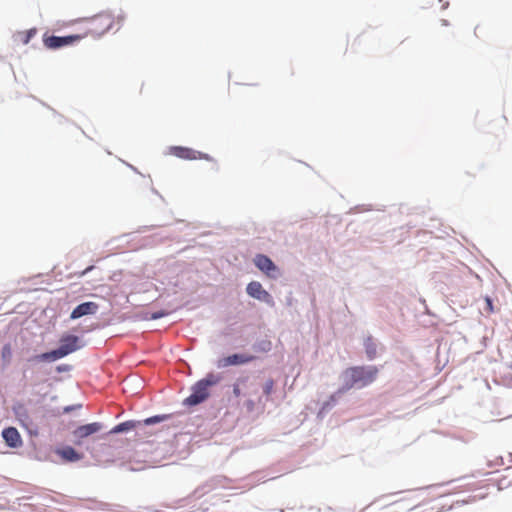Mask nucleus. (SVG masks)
I'll return each mask as SVG.
<instances>
[{"label": "nucleus", "mask_w": 512, "mask_h": 512, "mask_svg": "<svg viewBox=\"0 0 512 512\" xmlns=\"http://www.w3.org/2000/svg\"><path fill=\"white\" fill-rule=\"evenodd\" d=\"M377 366H353L344 370L342 374L343 384L338 393H345L353 388L361 389L372 384L378 377Z\"/></svg>", "instance_id": "f257e3e1"}, {"label": "nucleus", "mask_w": 512, "mask_h": 512, "mask_svg": "<svg viewBox=\"0 0 512 512\" xmlns=\"http://www.w3.org/2000/svg\"><path fill=\"white\" fill-rule=\"evenodd\" d=\"M220 377L209 373L205 378L199 380L192 386L191 394L184 400V404L195 406L204 402L210 395L209 388L219 383Z\"/></svg>", "instance_id": "f03ea898"}, {"label": "nucleus", "mask_w": 512, "mask_h": 512, "mask_svg": "<svg viewBox=\"0 0 512 512\" xmlns=\"http://www.w3.org/2000/svg\"><path fill=\"white\" fill-rule=\"evenodd\" d=\"M79 348V337L75 335H64L60 339V346L58 349L36 355L33 360L55 361L69 355Z\"/></svg>", "instance_id": "7ed1b4c3"}, {"label": "nucleus", "mask_w": 512, "mask_h": 512, "mask_svg": "<svg viewBox=\"0 0 512 512\" xmlns=\"http://www.w3.org/2000/svg\"><path fill=\"white\" fill-rule=\"evenodd\" d=\"M113 17L110 14H98L84 21V37H99L110 30L113 26Z\"/></svg>", "instance_id": "20e7f679"}, {"label": "nucleus", "mask_w": 512, "mask_h": 512, "mask_svg": "<svg viewBox=\"0 0 512 512\" xmlns=\"http://www.w3.org/2000/svg\"><path fill=\"white\" fill-rule=\"evenodd\" d=\"M83 39V35L73 34L68 36H47L44 35L43 43L48 49H58L63 46L72 45Z\"/></svg>", "instance_id": "39448f33"}, {"label": "nucleus", "mask_w": 512, "mask_h": 512, "mask_svg": "<svg viewBox=\"0 0 512 512\" xmlns=\"http://www.w3.org/2000/svg\"><path fill=\"white\" fill-rule=\"evenodd\" d=\"M255 266L270 278H276L279 274L278 267L266 255L257 254L254 258Z\"/></svg>", "instance_id": "423d86ee"}, {"label": "nucleus", "mask_w": 512, "mask_h": 512, "mask_svg": "<svg viewBox=\"0 0 512 512\" xmlns=\"http://www.w3.org/2000/svg\"><path fill=\"white\" fill-rule=\"evenodd\" d=\"M102 428L103 425L100 422H93L77 427L73 431V436L75 437V444L81 445L83 439L99 432Z\"/></svg>", "instance_id": "0eeeda50"}, {"label": "nucleus", "mask_w": 512, "mask_h": 512, "mask_svg": "<svg viewBox=\"0 0 512 512\" xmlns=\"http://www.w3.org/2000/svg\"><path fill=\"white\" fill-rule=\"evenodd\" d=\"M171 152L174 156L181 158V159H185V160H197V159L210 160L209 155L204 154L199 151H195L188 147L174 146L171 148Z\"/></svg>", "instance_id": "6e6552de"}, {"label": "nucleus", "mask_w": 512, "mask_h": 512, "mask_svg": "<svg viewBox=\"0 0 512 512\" xmlns=\"http://www.w3.org/2000/svg\"><path fill=\"white\" fill-rule=\"evenodd\" d=\"M247 391L244 392V397H246V401L244 402V406L247 411L251 412L258 406H264L262 397L258 394V390L255 386L248 383Z\"/></svg>", "instance_id": "1a4fd4ad"}, {"label": "nucleus", "mask_w": 512, "mask_h": 512, "mask_svg": "<svg viewBox=\"0 0 512 512\" xmlns=\"http://www.w3.org/2000/svg\"><path fill=\"white\" fill-rule=\"evenodd\" d=\"M246 290H247V293L249 296H251L257 300L264 301L269 304L273 303L271 295L265 289H263L260 282H257V281L250 282L247 285Z\"/></svg>", "instance_id": "9d476101"}, {"label": "nucleus", "mask_w": 512, "mask_h": 512, "mask_svg": "<svg viewBox=\"0 0 512 512\" xmlns=\"http://www.w3.org/2000/svg\"><path fill=\"white\" fill-rule=\"evenodd\" d=\"M255 359V356L248 354H233L227 356L218 362V367H228L234 365H241L252 362Z\"/></svg>", "instance_id": "9b49d317"}, {"label": "nucleus", "mask_w": 512, "mask_h": 512, "mask_svg": "<svg viewBox=\"0 0 512 512\" xmlns=\"http://www.w3.org/2000/svg\"><path fill=\"white\" fill-rule=\"evenodd\" d=\"M98 310V304L95 302H84L80 305H78L74 310L71 312L70 318L71 319H78L80 317L95 314Z\"/></svg>", "instance_id": "f8f14e48"}, {"label": "nucleus", "mask_w": 512, "mask_h": 512, "mask_svg": "<svg viewBox=\"0 0 512 512\" xmlns=\"http://www.w3.org/2000/svg\"><path fill=\"white\" fill-rule=\"evenodd\" d=\"M55 453L61 458L64 462H77L83 458V455L77 452L71 446H65L62 448H57Z\"/></svg>", "instance_id": "ddd939ff"}, {"label": "nucleus", "mask_w": 512, "mask_h": 512, "mask_svg": "<svg viewBox=\"0 0 512 512\" xmlns=\"http://www.w3.org/2000/svg\"><path fill=\"white\" fill-rule=\"evenodd\" d=\"M3 439L10 447L16 448L21 446L22 439L18 430L14 427L5 428L2 432Z\"/></svg>", "instance_id": "4468645a"}, {"label": "nucleus", "mask_w": 512, "mask_h": 512, "mask_svg": "<svg viewBox=\"0 0 512 512\" xmlns=\"http://www.w3.org/2000/svg\"><path fill=\"white\" fill-rule=\"evenodd\" d=\"M37 29L31 28L27 31H20L15 35V40L21 44H28L30 40L36 35Z\"/></svg>", "instance_id": "2eb2a0df"}, {"label": "nucleus", "mask_w": 512, "mask_h": 512, "mask_svg": "<svg viewBox=\"0 0 512 512\" xmlns=\"http://www.w3.org/2000/svg\"><path fill=\"white\" fill-rule=\"evenodd\" d=\"M365 352L369 360H373L377 355V344L372 337H367L364 341Z\"/></svg>", "instance_id": "dca6fc26"}, {"label": "nucleus", "mask_w": 512, "mask_h": 512, "mask_svg": "<svg viewBox=\"0 0 512 512\" xmlns=\"http://www.w3.org/2000/svg\"><path fill=\"white\" fill-rule=\"evenodd\" d=\"M249 377H240L233 384V394L236 398L244 397V392H242V387H248Z\"/></svg>", "instance_id": "f3484780"}, {"label": "nucleus", "mask_w": 512, "mask_h": 512, "mask_svg": "<svg viewBox=\"0 0 512 512\" xmlns=\"http://www.w3.org/2000/svg\"><path fill=\"white\" fill-rule=\"evenodd\" d=\"M138 424H139V422H135V421H125V422H122V423L116 425L114 428H112L110 433L117 434V433H121V432L130 431V430L136 428V426Z\"/></svg>", "instance_id": "a211bd4d"}, {"label": "nucleus", "mask_w": 512, "mask_h": 512, "mask_svg": "<svg viewBox=\"0 0 512 512\" xmlns=\"http://www.w3.org/2000/svg\"><path fill=\"white\" fill-rule=\"evenodd\" d=\"M401 504H405L404 508L411 510V509H414L415 507H417L419 502L412 501V498L409 496H404V497L396 500L395 502H393L391 505H401Z\"/></svg>", "instance_id": "6ab92c4d"}, {"label": "nucleus", "mask_w": 512, "mask_h": 512, "mask_svg": "<svg viewBox=\"0 0 512 512\" xmlns=\"http://www.w3.org/2000/svg\"><path fill=\"white\" fill-rule=\"evenodd\" d=\"M274 386V380L272 378L267 379L262 387L264 395L270 396L274 390Z\"/></svg>", "instance_id": "aec40b11"}, {"label": "nucleus", "mask_w": 512, "mask_h": 512, "mask_svg": "<svg viewBox=\"0 0 512 512\" xmlns=\"http://www.w3.org/2000/svg\"><path fill=\"white\" fill-rule=\"evenodd\" d=\"M1 356L6 362H10L12 357V349L10 344H5L1 350Z\"/></svg>", "instance_id": "412c9836"}, {"label": "nucleus", "mask_w": 512, "mask_h": 512, "mask_svg": "<svg viewBox=\"0 0 512 512\" xmlns=\"http://www.w3.org/2000/svg\"><path fill=\"white\" fill-rule=\"evenodd\" d=\"M167 418H168V416H166V415H157V416L149 417V418L144 420V424L145 425H152V424H155V423L162 422V421H164Z\"/></svg>", "instance_id": "4be33fe9"}, {"label": "nucleus", "mask_w": 512, "mask_h": 512, "mask_svg": "<svg viewBox=\"0 0 512 512\" xmlns=\"http://www.w3.org/2000/svg\"><path fill=\"white\" fill-rule=\"evenodd\" d=\"M167 313L163 312V311H159V312H155L152 314L151 318L152 319H159V318H162L164 316H166Z\"/></svg>", "instance_id": "5701e85b"}, {"label": "nucleus", "mask_w": 512, "mask_h": 512, "mask_svg": "<svg viewBox=\"0 0 512 512\" xmlns=\"http://www.w3.org/2000/svg\"><path fill=\"white\" fill-rule=\"evenodd\" d=\"M482 30H483V29H482V27H481L480 25H477V26L474 28V34H475V36H476L477 38H479V37H480V34H479V33H480V32L482 33Z\"/></svg>", "instance_id": "b1692460"}, {"label": "nucleus", "mask_w": 512, "mask_h": 512, "mask_svg": "<svg viewBox=\"0 0 512 512\" xmlns=\"http://www.w3.org/2000/svg\"><path fill=\"white\" fill-rule=\"evenodd\" d=\"M510 462L512 463V453L509 454Z\"/></svg>", "instance_id": "393cba45"}, {"label": "nucleus", "mask_w": 512, "mask_h": 512, "mask_svg": "<svg viewBox=\"0 0 512 512\" xmlns=\"http://www.w3.org/2000/svg\"><path fill=\"white\" fill-rule=\"evenodd\" d=\"M510 367L512 368V363H511V366H510Z\"/></svg>", "instance_id": "a878e982"}]
</instances>
